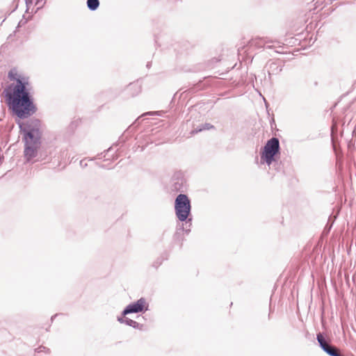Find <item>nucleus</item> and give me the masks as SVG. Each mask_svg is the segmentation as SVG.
<instances>
[{
  "label": "nucleus",
  "instance_id": "obj_5",
  "mask_svg": "<svg viewBox=\"0 0 356 356\" xmlns=\"http://www.w3.org/2000/svg\"><path fill=\"white\" fill-rule=\"evenodd\" d=\"M317 340L323 350L330 356H342L340 354L339 350L336 347L332 346L327 343L321 333L317 334Z\"/></svg>",
  "mask_w": 356,
  "mask_h": 356
},
{
  "label": "nucleus",
  "instance_id": "obj_4",
  "mask_svg": "<svg viewBox=\"0 0 356 356\" xmlns=\"http://www.w3.org/2000/svg\"><path fill=\"white\" fill-rule=\"evenodd\" d=\"M280 143L276 138L269 140L264 146V151L261 153V159L270 165L274 161V156L279 152Z\"/></svg>",
  "mask_w": 356,
  "mask_h": 356
},
{
  "label": "nucleus",
  "instance_id": "obj_6",
  "mask_svg": "<svg viewBox=\"0 0 356 356\" xmlns=\"http://www.w3.org/2000/svg\"><path fill=\"white\" fill-rule=\"evenodd\" d=\"M145 307V300L143 298H140L136 302L132 303L127 306V307L124 310L123 314L126 315L130 313L140 312H142Z\"/></svg>",
  "mask_w": 356,
  "mask_h": 356
},
{
  "label": "nucleus",
  "instance_id": "obj_9",
  "mask_svg": "<svg viewBox=\"0 0 356 356\" xmlns=\"http://www.w3.org/2000/svg\"><path fill=\"white\" fill-rule=\"evenodd\" d=\"M124 323L134 327H137L138 326V323L131 319L126 318L124 320Z\"/></svg>",
  "mask_w": 356,
  "mask_h": 356
},
{
  "label": "nucleus",
  "instance_id": "obj_8",
  "mask_svg": "<svg viewBox=\"0 0 356 356\" xmlns=\"http://www.w3.org/2000/svg\"><path fill=\"white\" fill-rule=\"evenodd\" d=\"M87 5L90 10H95L98 8L99 2V0H88Z\"/></svg>",
  "mask_w": 356,
  "mask_h": 356
},
{
  "label": "nucleus",
  "instance_id": "obj_10",
  "mask_svg": "<svg viewBox=\"0 0 356 356\" xmlns=\"http://www.w3.org/2000/svg\"><path fill=\"white\" fill-rule=\"evenodd\" d=\"M267 47L268 49H273V48H275V46H274V45H268Z\"/></svg>",
  "mask_w": 356,
  "mask_h": 356
},
{
  "label": "nucleus",
  "instance_id": "obj_7",
  "mask_svg": "<svg viewBox=\"0 0 356 356\" xmlns=\"http://www.w3.org/2000/svg\"><path fill=\"white\" fill-rule=\"evenodd\" d=\"M250 46L255 47H264L265 45L264 41L261 38H255L250 41Z\"/></svg>",
  "mask_w": 356,
  "mask_h": 356
},
{
  "label": "nucleus",
  "instance_id": "obj_3",
  "mask_svg": "<svg viewBox=\"0 0 356 356\" xmlns=\"http://www.w3.org/2000/svg\"><path fill=\"white\" fill-rule=\"evenodd\" d=\"M175 212L181 221L187 219L191 211V203L188 197L184 194H179L175 200Z\"/></svg>",
  "mask_w": 356,
  "mask_h": 356
},
{
  "label": "nucleus",
  "instance_id": "obj_2",
  "mask_svg": "<svg viewBox=\"0 0 356 356\" xmlns=\"http://www.w3.org/2000/svg\"><path fill=\"white\" fill-rule=\"evenodd\" d=\"M19 128L24 134V156L27 160H30L36 156L37 149L39 147L40 121L33 120L26 123L19 124Z\"/></svg>",
  "mask_w": 356,
  "mask_h": 356
},
{
  "label": "nucleus",
  "instance_id": "obj_1",
  "mask_svg": "<svg viewBox=\"0 0 356 356\" xmlns=\"http://www.w3.org/2000/svg\"><path fill=\"white\" fill-rule=\"evenodd\" d=\"M12 83L5 90L8 105L19 118H26L37 111V106L31 95L29 77L12 69L8 72Z\"/></svg>",
  "mask_w": 356,
  "mask_h": 356
}]
</instances>
